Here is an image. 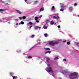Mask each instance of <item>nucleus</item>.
Listing matches in <instances>:
<instances>
[{"mask_svg": "<svg viewBox=\"0 0 79 79\" xmlns=\"http://www.w3.org/2000/svg\"><path fill=\"white\" fill-rule=\"evenodd\" d=\"M35 36V35H32L30 36V37H31V38H34Z\"/></svg>", "mask_w": 79, "mask_h": 79, "instance_id": "nucleus-27", "label": "nucleus"}, {"mask_svg": "<svg viewBox=\"0 0 79 79\" xmlns=\"http://www.w3.org/2000/svg\"><path fill=\"white\" fill-rule=\"evenodd\" d=\"M8 2L9 3H11V0H9L8 1Z\"/></svg>", "mask_w": 79, "mask_h": 79, "instance_id": "nucleus-40", "label": "nucleus"}, {"mask_svg": "<svg viewBox=\"0 0 79 79\" xmlns=\"http://www.w3.org/2000/svg\"><path fill=\"white\" fill-rule=\"evenodd\" d=\"M63 42H66V40L64 41H63Z\"/></svg>", "mask_w": 79, "mask_h": 79, "instance_id": "nucleus-49", "label": "nucleus"}, {"mask_svg": "<svg viewBox=\"0 0 79 79\" xmlns=\"http://www.w3.org/2000/svg\"><path fill=\"white\" fill-rule=\"evenodd\" d=\"M12 77H13V79H16V78L17 77L15 76H13Z\"/></svg>", "mask_w": 79, "mask_h": 79, "instance_id": "nucleus-32", "label": "nucleus"}, {"mask_svg": "<svg viewBox=\"0 0 79 79\" xmlns=\"http://www.w3.org/2000/svg\"><path fill=\"white\" fill-rule=\"evenodd\" d=\"M39 3V1H36L34 2V4H37Z\"/></svg>", "mask_w": 79, "mask_h": 79, "instance_id": "nucleus-26", "label": "nucleus"}, {"mask_svg": "<svg viewBox=\"0 0 79 79\" xmlns=\"http://www.w3.org/2000/svg\"><path fill=\"white\" fill-rule=\"evenodd\" d=\"M30 29H31V28H30V29L29 28V30H30Z\"/></svg>", "mask_w": 79, "mask_h": 79, "instance_id": "nucleus-54", "label": "nucleus"}, {"mask_svg": "<svg viewBox=\"0 0 79 79\" xmlns=\"http://www.w3.org/2000/svg\"><path fill=\"white\" fill-rule=\"evenodd\" d=\"M10 18H12L11 17L9 16L8 17H6L5 18H4L3 19V20H1L0 22H4V23H6V22H7L8 20H9V19H10Z\"/></svg>", "mask_w": 79, "mask_h": 79, "instance_id": "nucleus-4", "label": "nucleus"}, {"mask_svg": "<svg viewBox=\"0 0 79 79\" xmlns=\"http://www.w3.org/2000/svg\"><path fill=\"white\" fill-rule=\"evenodd\" d=\"M2 2H3V1L2 0H0V2H1V3H2Z\"/></svg>", "mask_w": 79, "mask_h": 79, "instance_id": "nucleus-42", "label": "nucleus"}, {"mask_svg": "<svg viewBox=\"0 0 79 79\" xmlns=\"http://www.w3.org/2000/svg\"><path fill=\"white\" fill-rule=\"evenodd\" d=\"M60 32H62V34H64V33H63V32L62 31H60Z\"/></svg>", "mask_w": 79, "mask_h": 79, "instance_id": "nucleus-43", "label": "nucleus"}, {"mask_svg": "<svg viewBox=\"0 0 79 79\" xmlns=\"http://www.w3.org/2000/svg\"><path fill=\"white\" fill-rule=\"evenodd\" d=\"M52 61V60H51L50 58L49 57L46 58V63L47 64H49L48 63H50Z\"/></svg>", "mask_w": 79, "mask_h": 79, "instance_id": "nucleus-6", "label": "nucleus"}, {"mask_svg": "<svg viewBox=\"0 0 79 79\" xmlns=\"http://www.w3.org/2000/svg\"><path fill=\"white\" fill-rule=\"evenodd\" d=\"M10 75L11 76H13V75L15 74V73L13 72H10L9 73Z\"/></svg>", "mask_w": 79, "mask_h": 79, "instance_id": "nucleus-14", "label": "nucleus"}, {"mask_svg": "<svg viewBox=\"0 0 79 79\" xmlns=\"http://www.w3.org/2000/svg\"><path fill=\"white\" fill-rule=\"evenodd\" d=\"M16 12L18 13H19V14H21L22 13V12H21L20 11L17 10H16Z\"/></svg>", "mask_w": 79, "mask_h": 79, "instance_id": "nucleus-13", "label": "nucleus"}, {"mask_svg": "<svg viewBox=\"0 0 79 79\" xmlns=\"http://www.w3.org/2000/svg\"><path fill=\"white\" fill-rule=\"evenodd\" d=\"M6 10V9H0V12H2V11H5Z\"/></svg>", "mask_w": 79, "mask_h": 79, "instance_id": "nucleus-16", "label": "nucleus"}, {"mask_svg": "<svg viewBox=\"0 0 79 79\" xmlns=\"http://www.w3.org/2000/svg\"><path fill=\"white\" fill-rule=\"evenodd\" d=\"M69 9L70 11H72L73 10V7H69Z\"/></svg>", "mask_w": 79, "mask_h": 79, "instance_id": "nucleus-19", "label": "nucleus"}, {"mask_svg": "<svg viewBox=\"0 0 79 79\" xmlns=\"http://www.w3.org/2000/svg\"><path fill=\"white\" fill-rule=\"evenodd\" d=\"M76 44H77V46L79 47V43H76Z\"/></svg>", "mask_w": 79, "mask_h": 79, "instance_id": "nucleus-35", "label": "nucleus"}, {"mask_svg": "<svg viewBox=\"0 0 79 79\" xmlns=\"http://www.w3.org/2000/svg\"><path fill=\"white\" fill-rule=\"evenodd\" d=\"M32 26H30V28H31L32 27Z\"/></svg>", "mask_w": 79, "mask_h": 79, "instance_id": "nucleus-47", "label": "nucleus"}, {"mask_svg": "<svg viewBox=\"0 0 79 79\" xmlns=\"http://www.w3.org/2000/svg\"><path fill=\"white\" fill-rule=\"evenodd\" d=\"M23 55H26V54H25V53H24L23 54Z\"/></svg>", "mask_w": 79, "mask_h": 79, "instance_id": "nucleus-50", "label": "nucleus"}, {"mask_svg": "<svg viewBox=\"0 0 79 79\" xmlns=\"http://www.w3.org/2000/svg\"><path fill=\"white\" fill-rule=\"evenodd\" d=\"M28 59H30V58L31 59V58H32V57L31 56H28Z\"/></svg>", "mask_w": 79, "mask_h": 79, "instance_id": "nucleus-34", "label": "nucleus"}, {"mask_svg": "<svg viewBox=\"0 0 79 79\" xmlns=\"http://www.w3.org/2000/svg\"><path fill=\"white\" fill-rule=\"evenodd\" d=\"M59 43V42L58 41L55 42H51L49 43V44L52 46H54V45H55V44H58Z\"/></svg>", "mask_w": 79, "mask_h": 79, "instance_id": "nucleus-5", "label": "nucleus"}, {"mask_svg": "<svg viewBox=\"0 0 79 79\" xmlns=\"http://www.w3.org/2000/svg\"><path fill=\"white\" fill-rule=\"evenodd\" d=\"M59 79H61V77H59Z\"/></svg>", "mask_w": 79, "mask_h": 79, "instance_id": "nucleus-51", "label": "nucleus"}, {"mask_svg": "<svg viewBox=\"0 0 79 79\" xmlns=\"http://www.w3.org/2000/svg\"><path fill=\"white\" fill-rule=\"evenodd\" d=\"M58 57H56L54 58V60H58Z\"/></svg>", "mask_w": 79, "mask_h": 79, "instance_id": "nucleus-31", "label": "nucleus"}, {"mask_svg": "<svg viewBox=\"0 0 79 79\" xmlns=\"http://www.w3.org/2000/svg\"><path fill=\"white\" fill-rule=\"evenodd\" d=\"M27 4H28V3H27Z\"/></svg>", "mask_w": 79, "mask_h": 79, "instance_id": "nucleus-56", "label": "nucleus"}, {"mask_svg": "<svg viewBox=\"0 0 79 79\" xmlns=\"http://www.w3.org/2000/svg\"><path fill=\"white\" fill-rule=\"evenodd\" d=\"M27 0H25V2H27Z\"/></svg>", "mask_w": 79, "mask_h": 79, "instance_id": "nucleus-48", "label": "nucleus"}, {"mask_svg": "<svg viewBox=\"0 0 79 79\" xmlns=\"http://www.w3.org/2000/svg\"><path fill=\"white\" fill-rule=\"evenodd\" d=\"M8 24H10V22H8Z\"/></svg>", "mask_w": 79, "mask_h": 79, "instance_id": "nucleus-45", "label": "nucleus"}, {"mask_svg": "<svg viewBox=\"0 0 79 79\" xmlns=\"http://www.w3.org/2000/svg\"><path fill=\"white\" fill-rule=\"evenodd\" d=\"M55 10V6H53L51 9L52 11H53Z\"/></svg>", "mask_w": 79, "mask_h": 79, "instance_id": "nucleus-22", "label": "nucleus"}, {"mask_svg": "<svg viewBox=\"0 0 79 79\" xmlns=\"http://www.w3.org/2000/svg\"><path fill=\"white\" fill-rule=\"evenodd\" d=\"M15 28H17V27L18 26H18V25H21V24H24V23L23 22V21H22L20 22V23H19V24H18V23H19V21H18V19H15Z\"/></svg>", "mask_w": 79, "mask_h": 79, "instance_id": "nucleus-3", "label": "nucleus"}, {"mask_svg": "<svg viewBox=\"0 0 79 79\" xmlns=\"http://www.w3.org/2000/svg\"><path fill=\"white\" fill-rule=\"evenodd\" d=\"M78 74L76 72L70 73L69 75V77L71 79H76L78 78Z\"/></svg>", "mask_w": 79, "mask_h": 79, "instance_id": "nucleus-2", "label": "nucleus"}, {"mask_svg": "<svg viewBox=\"0 0 79 79\" xmlns=\"http://www.w3.org/2000/svg\"><path fill=\"white\" fill-rule=\"evenodd\" d=\"M57 27L58 28H60V26H58Z\"/></svg>", "mask_w": 79, "mask_h": 79, "instance_id": "nucleus-44", "label": "nucleus"}, {"mask_svg": "<svg viewBox=\"0 0 79 79\" xmlns=\"http://www.w3.org/2000/svg\"><path fill=\"white\" fill-rule=\"evenodd\" d=\"M50 24H51V25H53V24H54V22H53V21H51Z\"/></svg>", "mask_w": 79, "mask_h": 79, "instance_id": "nucleus-18", "label": "nucleus"}, {"mask_svg": "<svg viewBox=\"0 0 79 79\" xmlns=\"http://www.w3.org/2000/svg\"><path fill=\"white\" fill-rule=\"evenodd\" d=\"M52 18H53V19H60V17H59V16H53Z\"/></svg>", "mask_w": 79, "mask_h": 79, "instance_id": "nucleus-8", "label": "nucleus"}, {"mask_svg": "<svg viewBox=\"0 0 79 79\" xmlns=\"http://www.w3.org/2000/svg\"><path fill=\"white\" fill-rule=\"evenodd\" d=\"M2 3H4L5 5H10L8 3H6L4 1H2Z\"/></svg>", "mask_w": 79, "mask_h": 79, "instance_id": "nucleus-15", "label": "nucleus"}, {"mask_svg": "<svg viewBox=\"0 0 79 79\" xmlns=\"http://www.w3.org/2000/svg\"><path fill=\"white\" fill-rule=\"evenodd\" d=\"M39 28V29H41V27H39L38 26H35L34 27V29L35 30H37Z\"/></svg>", "mask_w": 79, "mask_h": 79, "instance_id": "nucleus-10", "label": "nucleus"}, {"mask_svg": "<svg viewBox=\"0 0 79 79\" xmlns=\"http://www.w3.org/2000/svg\"><path fill=\"white\" fill-rule=\"evenodd\" d=\"M38 19H39V17H36L35 18V20H36V22H37V23H39V21L37 20Z\"/></svg>", "mask_w": 79, "mask_h": 79, "instance_id": "nucleus-12", "label": "nucleus"}, {"mask_svg": "<svg viewBox=\"0 0 79 79\" xmlns=\"http://www.w3.org/2000/svg\"><path fill=\"white\" fill-rule=\"evenodd\" d=\"M54 16H58V15L57 14H54L53 15Z\"/></svg>", "mask_w": 79, "mask_h": 79, "instance_id": "nucleus-28", "label": "nucleus"}, {"mask_svg": "<svg viewBox=\"0 0 79 79\" xmlns=\"http://www.w3.org/2000/svg\"><path fill=\"white\" fill-rule=\"evenodd\" d=\"M45 37H48V34L47 33H45V34H44Z\"/></svg>", "mask_w": 79, "mask_h": 79, "instance_id": "nucleus-25", "label": "nucleus"}, {"mask_svg": "<svg viewBox=\"0 0 79 79\" xmlns=\"http://www.w3.org/2000/svg\"><path fill=\"white\" fill-rule=\"evenodd\" d=\"M60 72L63 74H65V73H68V71L67 70H62L60 71Z\"/></svg>", "mask_w": 79, "mask_h": 79, "instance_id": "nucleus-7", "label": "nucleus"}, {"mask_svg": "<svg viewBox=\"0 0 79 79\" xmlns=\"http://www.w3.org/2000/svg\"><path fill=\"white\" fill-rule=\"evenodd\" d=\"M77 3H75L74 5V6H76L77 5Z\"/></svg>", "mask_w": 79, "mask_h": 79, "instance_id": "nucleus-38", "label": "nucleus"}, {"mask_svg": "<svg viewBox=\"0 0 79 79\" xmlns=\"http://www.w3.org/2000/svg\"><path fill=\"white\" fill-rule=\"evenodd\" d=\"M60 11H64V9H61L60 10Z\"/></svg>", "mask_w": 79, "mask_h": 79, "instance_id": "nucleus-37", "label": "nucleus"}, {"mask_svg": "<svg viewBox=\"0 0 79 79\" xmlns=\"http://www.w3.org/2000/svg\"><path fill=\"white\" fill-rule=\"evenodd\" d=\"M29 24L30 25H32V22H30L29 23Z\"/></svg>", "mask_w": 79, "mask_h": 79, "instance_id": "nucleus-36", "label": "nucleus"}, {"mask_svg": "<svg viewBox=\"0 0 79 79\" xmlns=\"http://www.w3.org/2000/svg\"><path fill=\"white\" fill-rule=\"evenodd\" d=\"M32 48H31V49H30V50H31V49H32Z\"/></svg>", "mask_w": 79, "mask_h": 79, "instance_id": "nucleus-53", "label": "nucleus"}, {"mask_svg": "<svg viewBox=\"0 0 79 79\" xmlns=\"http://www.w3.org/2000/svg\"><path fill=\"white\" fill-rule=\"evenodd\" d=\"M28 79H32V78H31L30 77H29Z\"/></svg>", "mask_w": 79, "mask_h": 79, "instance_id": "nucleus-46", "label": "nucleus"}, {"mask_svg": "<svg viewBox=\"0 0 79 79\" xmlns=\"http://www.w3.org/2000/svg\"><path fill=\"white\" fill-rule=\"evenodd\" d=\"M77 16H78V17H79V15H77Z\"/></svg>", "mask_w": 79, "mask_h": 79, "instance_id": "nucleus-52", "label": "nucleus"}, {"mask_svg": "<svg viewBox=\"0 0 79 79\" xmlns=\"http://www.w3.org/2000/svg\"><path fill=\"white\" fill-rule=\"evenodd\" d=\"M63 61L64 63L65 64H67V61H66V60L65 59H64Z\"/></svg>", "mask_w": 79, "mask_h": 79, "instance_id": "nucleus-17", "label": "nucleus"}, {"mask_svg": "<svg viewBox=\"0 0 79 79\" xmlns=\"http://www.w3.org/2000/svg\"><path fill=\"white\" fill-rule=\"evenodd\" d=\"M42 15H41L40 16H39V17L40 18H42Z\"/></svg>", "mask_w": 79, "mask_h": 79, "instance_id": "nucleus-41", "label": "nucleus"}, {"mask_svg": "<svg viewBox=\"0 0 79 79\" xmlns=\"http://www.w3.org/2000/svg\"><path fill=\"white\" fill-rule=\"evenodd\" d=\"M48 24H45L44 26V29H47L48 27Z\"/></svg>", "mask_w": 79, "mask_h": 79, "instance_id": "nucleus-9", "label": "nucleus"}, {"mask_svg": "<svg viewBox=\"0 0 79 79\" xmlns=\"http://www.w3.org/2000/svg\"><path fill=\"white\" fill-rule=\"evenodd\" d=\"M40 62V63H41V62Z\"/></svg>", "mask_w": 79, "mask_h": 79, "instance_id": "nucleus-55", "label": "nucleus"}, {"mask_svg": "<svg viewBox=\"0 0 79 79\" xmlns=\"http://www.w3.org/2000/svg\"><path fill=\"white\" fill-rule=\"evenodd\" d=\"M44 8H41L40 10V11H44Z\"/></svg>", "mask_w": 79, "mask_h": 79, "instance_id": "nucleus-21", "label": "nucleus"}, {"mask_svg": "<svg viewBox=\"0 0 79 79\" xmlns=\"http://www.w3.org/2000/svg\"><path fill=\"white\" fill-rule=\"evenodd\" d=\"M67 44L68 45H69V44H70V43L69 42H67Z\"/></svg>", "mask_w": 79, "mask_h": 79, "instance_id": "nucleus-39", "label": "nucleus"}, {"mask_svg": "<svg viewBox=\"0 0 79 79\" xmlns=\"http://www.w3.org/2000/svg\"><path fill=\"white\" fill-rule=\"evenodd\" d=\"M64 6L63 5L61 6V8H62V9H63L64 8Z\"/></svg>", "mask_w": 79, "mask_h": 79, "instance_id": "nucleus-29", "label": "nucleus"}, {"mask_svg": "<svg viewBox=\"0 0 79 79\" xmlns=\"http://www.w3.org/2000/svg\"><path fill=\"white\" fill-rule=\"evenodd\" d=\"M41 41V40H40V39H38V40H37V42H40Z\"/></svg>", "mask_w": 79, "mask_h": 79, "instance_id": "nucleus-33", "label": "nucleus"}, {"mask_svg": "<svg viewBox=\"0 0 79 79\" xmlns=\"http://www.w3.org/2000/svg\"><path fill=\"white\" fill-rule=\"evenodd\" d=\"M45 50H50V48H45Z\"/></svg>", "mask_w": 79, "mask_h": 79, "instance_id": "nucleus-30", "label": "nucleus"}, {"mask_svg": "<svg viewBox=\"0 0 79 79\" xmlns=\"http://www.w3.org/2000/svg\"><path fill=\"white\" fill-rule=\"evenodd\" d=\"M48 67H47L46 69H45L46 71L49 73H50L51 75L53 76L54 77V75H53V71L52 70V68L50 66L49 64H47Z\"/></svg>", "mask_w": 79, "mask_h": 79, "instance_id": "nucleus-1", "label": "nucleus"}, {"mask_svg": "<svg viewBox=\"0 0 79 79\" xmlns=\"http://www.w3.org/2000/svg\"><path fill=\"white\" fill-rule=\"evenodd\" d=\"M16 52L17 53H19L21 52V51L19 50H17Z\"/></svg>", "mask_w": 79, "mask_h": 79, "instance_id": "nucleus-23", "label": "nucleus"}, {"mask_svg": "<svg viewBox=\"0 0 79 79\" xmlns=\"http://www.w3.org/2000/svg\"><path fill=\"white\" fill-rule=\"evenodd\" d=\"M26 16H23V17H19V18L20 19H26Z\"/></svg>", "mask_w": 79, "mask_h": 79, "instance_id": "nucleus-11", "label": "nucleus"}, {"mask_svg": "<svg viewBox=\"0 0 79 79\" xmlns=\"http://www.w3.org/2000/svg\"><path fill=\"white\" fill-rule=\"evenodd\" d=\"M45 22L47 23H48L49 22V20L48 19H46L45 20Z\"/></svg>", "mask_w": 79, "mask_h": 79, "instance_id": "nucleus-24", "label": "nucleus"}, {"mask_svg": "<svg viewBox=\"0 0 79 79\" xmlns=\"http://www.w3.org/2000/svg\"><path fill=\"white\" fill-rule=\"evenodd\" d=\"M45 54H47V53H51V51H48L47 52H45Z\"/></svg>", "mask_w": 79, "mask_h": 79, "instance_id": "nucleus-20", "label": "nucleus"}]
</instances>
